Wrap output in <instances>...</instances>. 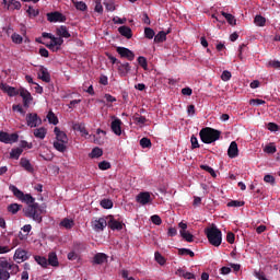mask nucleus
<instances>
[{"label": "nucleus", "mask_w": 280, "mask_h": 280, "mask_svg": "<svg viewBox=\"0 0 280 280\" xmlns=\"http://www.w3.org/2000/svg\"><path fill=\"white\" fill-rule=\"evenodd\" d=\"M22 202L28 205L23 210L24 215L26 218H32V220L40 224V222H43V208L36 202V199L32 197V195L25 194L24 198H22Z\"/></svg>", "instance_id": "f257e3e1"}, {"label": "nucleus", "mask_w": 280, "mask_h": 280, "mask_svg": "<svg viewBox=\"0 0 280 280\" xmlns=\"http://www.w3.org/2000/svg\"><path fill=\"white\" fill-rule=\"evenodd\" d=\"M19 265L10 264L5 258L0 259V280H9L11 275L20 272Z\"/></svg>", "instance_id": "f03ea898"}, {"label": "nucleus", "mask_w": 280, "mask_h": 280, "mask_svg": "<svg viewBox=\"0 0 280 280\" xmlns=\"http://www.w3.org/2000/svg\"><path fill=\"white\" fill-rule=\"evenodd\" d=\"M220 130L210 127L202 128L199 132L200 140L202 143H215L220 139Z\"/></svg>", "instance_id": "7ed1b4c3"}, {"label": "nucleus", "mask_w": 280, "mask_h": 280, "mask_svg": "<svg viewBox=\"0 0 280 280\" xmlns=\"http://www.w3.org/2000/svg\"><path fill=\"white\" fill-rule=\"evenodd\" d=\"M205 233L211 246L218 247L222 244V231H220L218 226L212 225L211 228H207L205 230Z\"/></svg>", "instance_id": "20e7f679"}, {"label": "nucleus", "mask_w": 280, "mask_h": 280, "mask_svg": "<svg viewBox=\"0 0 280 280\" xmlns=\"http://www.w3.org/2000/svg\"><path fill=\"white\" fill-rule=\"evenodd\" d=\"M26 124L30 128H37V126H40V124H43V119L38 117V114L30 113L26 115Z\"/></svg>", "instance_id": "39448f33"}, {"label": "nucleus", "mask_w": 280, "mask_h": 280, "mask_svg": "<svg viewBox=\"0 0 280 280\" xmlns=\"http://www.w3.org/2000/svg\"><path fill=\"white\" fill-rule=\"evenodd\" d=\"M46 16L49 23H65L67 21V16L58 11L47 13Z\"/></svg>", "instance_id": "423d86ee"}, {"label": "nucleus", "mask_w": 280, "mask_h": 280, "mask_svg": "<svg viewBox=\"0 0 280 280\" xmlns=\"http://www.w3.org/2000/svg\"><path fill=\"white\" fill-rule=\"evenodd\" d=\"M1 143H16L19 141V133H8L5 131L0 132Z\"/></svg>", "instance_id": "0eeeda50"}, {"label": "nucleus", "mask_w": 280, "mask_h": 280, "mask_svg": "<svg viewBox=\"0 0 280 280\" xmlns=\"http://www.w3.org/2000/svg\"><path fill=\"white\" fill-rule=\"evenodd\" d=\"M19 95L22 97L23 100V106L25 108H30V104H32V100H34V97H32V93H30V91L21 88Z\"/></svg>", "instance_id": "6e6552de"}, {"label": "nucleus", "mask_w": 280, "mask_h": 280, "mask_svg": "<svg viewBox=\"0 0 280 280\" xmlns=\"http://www.w3.org/2000/svg\"><path fill=\"white\" fill-rule=\"evenodd\" d=\"M13 259L16 264H23V261H27V259H30V256L27 255V250L18 248L14 253Z\"/></svg>", "instance_id": "1a4fd4ad"}, {"label": "nucleus", "mask_w": 280, "mask_h": 280, "mask_svg": "<svg viewBox=\"0 0 280 280\" xmlns=\"http://www.w3.org/2000/svg\"><path fill=\"white\" fill-rule=\"evenodd\" d=\"M117 54H119L120 58H127V60H135V52L126 47H117Z\"/></svg>", "instance_id": "9d476101"}, {"label": "nucleus", "mask_w": 280, "mask_h": 280, "mask_svg": "<svg viewBox=\"0 0 280 280\" xmlns=\"http://www.w3.org/2000/svg\"><path fill=\"white\" fill-rule=\"evenodd\" d=\"M0 89L1 91H3V93H7L9 97H16V95H19L20 93V90H16V88L10 86L7 83H1Z\"/></svg>", "instance_id": "9b49d317"}, {"label": "nucleus", "mask_w": 280, "mask_h": 280, "mask_svg": "<svg viewBox=\"0 0 280 280\" xmlns=\"http://www.w3.org/2000/svg\"><path fill=\"white\" fill-rule=\"evenodd\" d=\"M106 226H108V222L104 218L92 221V228L96 232L103 231Z\"/></svg>", "instance_id": "f8f14e48"}, {"label": "nucleus", "mask_w": 280, "mask_h": 280, "mask_svg": "<svg viewBox=\"0 0 280 280\" xmlns=\"http://www.w3.org/2000/svg\"><path fill=\"white\" fill-rule=\"evenodd\" d=\"M107 226L112 229V231H121V229H124V223L116 220L115 217H109Z\"/></svg>", "instance_id": "ddd939ff"}, {"label": "nucleus", "mask_w": 280, "mask_h": 280, "mask_svg": "<svg viewBox=\"0 0 280 280\" xmlns=\"http://www.w3.org/2000/svg\"><path fill=\"white\" fill-rule=\"evenodd\" d=\"M2 3L7 10L14 12L21 8V2L16 0H2Z\"/></svg>", "instance_id": "4468645a"}, {"label": "nucleus", "mask_w": 280, "mask_h": 280, "mask_svg": "<svg viewBox=\"0 0 280 280\" xmlns=\"http://www.w3.org/2000/svg\"><path fill=\"white\" fill-rule=\"evenodd\" d=\"M228 156L230 159H237L240 156V149L237 148V142L232 141L228 149Z\"/></svg>", "instance_id": "2eb2a0df"}, {"label": "nucleus", "mask_w": 280, "mask_h": 280, "mask_svg": "<svg viewBox=\"0 0 280 280\" xmlns=\"http://www.w3.org/2000/svg\"><path fill=\"white\" fill-rule=\"evenodd\" d=\"M112 132L117 137H121V119L115 118L110 125Z\"/></svg>", "instance_id": "dca6fc26"}, {"label": "nucleus", "mask_w": 280, "mask_h": 280, "mask_svg": "<svg viewBox=\"0 0 280 280\" xmlns=\"http://www.w3.org/2000/svg\"><path fill=\"white\" fill-rule=\"evenodd\" d=\"M38 78L43 82L49 83L51 82V74H49V71L47 68L40 66L39 72H38Z\"/></svg>", "instance_id": "f3484780"}, {"label": "nucleus", "mask_w": 280, "mask_h": 280, "mask_svg": "<svg viewBox=\"0 0 280 280\" xmlns=\"http://www.w3.org/2000/svg\"><path fill=\"white\" fill-rule=\"evenodd\" d=\"M54 132L56 135L57 141L61 143H69V138L67 137V133H65V131H61L60 128L55 127Z\"/></svg>", "instance_id": "a211bd4d"}, {"label": "nucleus", "mask_w": 280, "mask_h": 280, "mask_svg": "<svg viewBox=\"0 0 280 280\" xmlns=\"http://www.w3.org/2000/svg\"><path fill=\"white\" fill-rule=\"evenodd\" d=\"M20 165H21V167H23V170L28 172V174H34V166L32 165L30 160H27V158H22L20 160Z\"/></svg>", "instance_id": "6ab92c4d"}, {"label": "nucleus", "mask_w": 280, "mask_h": 280, "mask_svg": "<svg viewBox=\"0 0 280 280\" xmlns=\"http://www.w3.org/2000/svg\"><path fill=\"white\" fill-rule=\"evenodd\" d=\"M56 34L59 38H71V33H69V30H67V26L65 25L57 27Z\"/></svg>", "instance_id": "aec40b11"}, {"label": "nucleus", "mask_w": 280, "mask_h": 280, "mask_svg": "<svg viewBox=\"0 0 280 280\" xmlns=\"http://www.w3.org/2000/svg\"><path fill=\"white\" fill-rule=\"evenodd\" d=\"M137 202L140 205H148L151 200L150 192H140L136 197Z\"/></svg>", "instance_id": "412c9836"}, {"label": "nucleus", "mask_w": 280, "mask_h": 280, "mask_svg": "<svg viewBox=\"0 0 280 280\" xmlns=\"http://www.w3.org/2000/svg\"><path fill=\"white\" fill-rule=\"evenodd\" d=\"M118 32L120 34V36H124L127 39L132 38V28H130V26H120L118 27Z\"/></svg>", "instance_id": "4be33fe9"}, {"label": "nucleus", "mask_w": 280, "mask_h": 280, "mask_svg": "<svg viewBox=\"0 0 280 280\" xmlns=\"http://www.w3.org/2000/svg\"><path fill=\"white\" fill-rule=\"evenodd\" d=\"M48 265L52 266L54 268H58L60 262L58 261V255L55 252L48 254Z\"/></svg>", "instance_id": "5701e85b"}, {"label": "nucleus", "mask_w": 280, "mask_h": 280, "mask_svg": "<svg viewBox=\"0 0 280 280\" xmlns=\"http://www.w3.org/2000/svg\"><path fill=\"white\" fill-rule=\"evenodd\" d=\"M10 191H12L13 196H15L18 198V200H23V198H25V194L19 189L16 186L14 185H10L9 186Z\"/></svg>", "instance_id": "b1692460"}, {"label": "nucleus", "mask_w": 280, "mask_h": 280, "mask_svg": "<svg viewBox=\"0 0 280 280\" xmlns=\"http://www.w3.org/2000/svg\"><path fill=\"white\" fill-rule=\"evenodd\" d=\"M33 135L36 139H45V137H47V128L40 127L34 129Z\"/></svg>", "instance_id": "393cba45"}, {"label": "nucleus", "mask_w": 280, "mask_h": 280, "mask_svg": "<svg viewBox=\"0 0 280 280\" xmlns=\"http://www.w3.org/2000/svg\"><path fill=\"white\" fill-rule=\"evenodd\" d=\"M130 63L126 62V63H119L118 67V72L120 73V75L126 77L128 75V73H130Z\"/></svg>", "instance_id": "a878e982"}, {"label": "nucleus", "mask_w": 280, "mask_h": 280, "mask_svg": "<svg viewBox=\"0 0 280 280\" xmlns=\"http://www.w3.org/2000/svg\"><path fill=\"white\" fill-rule=\"evenodd\" d=\"M106 259H108V256L104 253H98L94 256V264L102 266V264H104V261H106Z\"/></svg>", "instance_id": "bb28decb"}, {"label": "nucleus", "mask_w": 280, "mask_h": 280, "mask_svg": "<svg viewBox=\"0 0 280 280\" xmlns=\"http://www.w3.org/2000/svg\"><path fill=\"white\" fill-rule=\"evenodd\" d=\"M21 207L22 206L19 203H11L8 206L7 211L9 213H12V215H16V213H19V211H21Z\"/></svg>", "instance_id": "cd10ccee"}, {"label": "nucleus", "mask_w": 280, "mask_h": 280, "mask_svg": "<svg viewBox=\"0 0 280 280\" xmlns=\"http://www.w3.org/2000/svg\"><path fill=\"white\" fill-rule=\"evenodd\" d=\"M167 40V33L164 31H160L155 36H154V43H165Z\"/></svg>", "instance_id": "c85d7f7f"}, {"label": "nucleus", "mask_w": 280, "mask_h": 280, "mask_svg": "<svg viewBox=\"0 0 280 280\" xmlns=\"http://www.w3.org/2000/svg\"><path fill=\"white\" fill-rule=\"evenodd\" d=\"M221 15L224 16L225 21H228L230 25H236L237 20H235V16H233V14L222 11Z\"/></svg>", "instance_id": "c756f323"}, {"label": "nucleus", "mask_w": 280, "mask_h": 280, "mask_svg": "<svg viewBox=\"0 0 280 280\" xmlns=\"http://www.w3.org/2000/svg\"><path fill=\"white\" fill-rule=\"evenodd\" d=\"M73 129L77 130L78 132H81L82 137L89 136V131L86 130V127L84 124H75L73 126Z\"/></svg>", "instance_id": "7c9ffc66"}, {"label": "nucleus", "mask_w": 280, "mask_h": 280, "mask_svg": "<svg viewBox=\"0 0 280 280\" xmlns=\"http://www.w3.org/2000/svg\"><path fill=\"white\" fill-rule=\"evenodd\" d=\"M34 259L38 266H42V268H47L49 266L48 260L45 258V256H34Z\"/></svg>", "instance_id": "2f4dec72"}, {"label": "nucleus", "mask_w": 280, "mask_h": 280, "mask_svg": "<svg viewBox=\"0 0 280 280\" xmlns=\"http://www.w3.org/2000/svg\"><path fill=\"white\" fill-rule=\"evenodd\" d=\"M73 5L80 12H86V10H89V7L86 5V3L84 1H74Z\"/></svg>", "instance_id": "473e14b6"}, {"label": "nucleus", "mask_w": 280, "mask_h": 280, "mask_svg": "<svg viewBox=\"0 0 280 280\" xmlns=\"http://www.w3.org/2000/svg\"><path fill=\"white\" fill-rule=\"evenodd\" d=\"M54 148L58 152H67V142L55 141Z\"/></svg>", "instance_id": "72a5a7b5"}, {"label": "nucleus", "mask_w": 280, "mask_h": 280, "mask_svg": "<svg viewBox=\"0 0 280 280\" xmlns=\"http://www.w3.org/2000/svg\"><path fill=\"white\" fill-rule=\"evenodd\" d=\"M75 223L73 222L72 219H68V218H65L61 222H60V226H63V229H73V225Z\"/></svg>", "instance_id": "f704fd0d"}, {"label": "nucleus", "mask_w": 280, "mask_h": 280, "mask_svg": "<svg viewBox=\"0 0 280 280\" xmlns=\"http://www.w3.org/2000/svg\"><path fill=\"white\" fill-rule=\"evenodd\" d=\"M21 154H23V150L21 148L12 149L10 152V159H15V161H19Z\"/></svg>", "instance_id": "c9c22d12"}, {"label": "nucleus", "mask_w": 280, "mask_h": 280, "mask_svg": "<svg viewBox=\"0 0 280 280\" xmlns=\"http://www.w3.org/2000/svg\"><path fill=\"white\" fill-rule=\"evenodd\" d=\"M102 154H104V151L96 147L92 150V152L89 154L90 159H100V156H102Z\"/></svg>", "instance_id": "e433bc0d"}, {"label": "nucleus", "mask_w": 280, "mask_h": 280, "mask_svg": "<svg viewBox=\"0 0 280 280\" xmlns=\"http://www.w3.org/2000/svg\"><path fill=\"white\" fill-rule=\"evenodd\" d=\"M50 40H51L52 45H55V47H57L56 50L60 49V47H62V44L65 43V39H62V37H56L54 35Z\"/></svg>", "instance_id": "4c0bfd02"}, {"label": "nucleus", "mask_w": 280, "mask_h": 280, "mask_svg": "<svg viewBox=\"0 0 280 280\" xmlns=\"http://www.w3.org/2000/svg\"><path fill=\"white\" fill-rule=\"evenodd\" d=\"M47 119L49 121V124H52V126H58V116L56 114H54V112H49L47 114Z\"/></svg>", "instance_id": "58836bf2"}, {"label": "nucleus", "mask_w": 280, "mask_h": 280, "mask_svg": "<svg viewBox=\"0 0 280 280\" xmlns=\"http://www.w3.org/2000/svg\"><path fill=\"white\" fill-rule=\"evenodd\" d=\"M200 170H203L205 172H208V174H210L212 176V178L218 177V174H215V171L209 165L201 164Z\"/></svg>", "instance_id": "ea45409f"}, {"label": "nucleus", "mask_w": 280, "mask_h": 280, "mask_svg": "<svg viewBox=\"0 0 280 280\" xmlns=\"http://www.w3.org/2000/svg\"><path fill=\"white\" fill-rule=\"evenodd\" d=\"M254 23L258 27H264L266 25V18H264L261 15H256L255 19H254Z\"/></svg>", "instance_id": "a19ab883"}, {"label": "nucleus", "mask_w": 280, "mask_h": 280, "mask_svg": "<svg viewBox=\"0 0 280 280\" xmlns=\"http://www.w3.org/2000/svg\"><path fill=\"white\" fill-rule=\"evenodd\" d=\"M26 12H27L30 19H36V16H38V14H40V11H38V9H34V7H28Z\"/></svg>", "instance_id": "79ce46f5"}, {"label": "nucleus", "mask_w": 280, "mask_h": 280, "mask_svg": "<svg viewBox=\"0 0 280 280\" xmlns=\"http://www.w3.org/2000/svg\"><path fill=\"white\" fill-rule=\"evenodd\" d=\"M154 257H155V261H156L160 266H165V264H166L167 260L165 259V257H163V255H161V253L155 252Z\"/></svg>", "instance_id": "37998d69"}, {"label": "nucleus", "mask_w": 280, "mask_h": 280, "mask_svg": "<svg viewBox=\"0 0 280 280\" xmlns=\"http://www.w3.org/2000/svg\"><path fill=\"white\" fill-rule=\"evenodd\" d=\"M264 152H266V154H275L277 152V147L275 143L267 144L264 149Z\"/></svg>", "instance_id": "c03bdc74"}, {"label": "nucleus", "mask_w": 280, "mask_h": 280, "mask_svg": "<svg viewBox=\"0 0 280 280\" xmlns=\"http://www.w3.org/2000/svg\"><path fill=\"white\" fill-rule=\"evenodd\" d=\"M180 237H183L185 242H188V243L194 242V234H190L189 231L182 232Z\"/></svg>", "instance_id": "a18cd8bd"}, {"label": "nucleus", "mask_w": 280, "mask_h": 280, "mask_svg": "<svg viewBox=\"0 0 280 280\" xmlns=\"http://www.w3.org/2000/svg\"><path fill=\"white\" fill-rule=\"evenodd\" d=\"M101 207L103 209H113V200H110V199L101 200Z\"/></svg>", "instance_id": "49530a36"}, {"label": "nucleus", "mask_w": 280, "mask_h": 280, "mask_svg": "<svg viewBox=\"0 0 280 280\" xmlns=\"http://www.w3.org/2000/svg\"><path fill=\"white\" fill-rule=\"evenodd\" d=\"M138 65H140V67H142L144 71H148V59H145V57L143 56L138 57Z\"/></svg>", "instance_id": "de8ad7c7"}, {"label": "nucleus", "mask_w": 280, "mask_h": 280, "mask_svg": "<svg viewBox=\"0 0 280 280\" xmlns=\"http://www.w3.org/2000/svg\"><path fill=\"white\" fill-rule=\"evenodd\" d=\"M144 36H145V38H149V40H152V38H154V36H155L154 30H152L151 27H145Z\"/></svg>", "instance_id": "09e8293b"}, {"label": "nucleus", "mask_w": 280, "mask_h": 280, "mask_svg": "<svg viewBox=\"0 0 280 280\" xmlns=\"http://www.w3.org/2000/svg\"><path fill=\"white\" fill-rule=\"evenodd\" d=\"M178 272L182 277H184V279H188V280L196 279V276L194 273L185 272V270L183 269H178Z\"/></svg>", "instance_id": "8fccbe9b"}, {"label": "nucleus", "mask_w": 280, "mask_h": 280, "mask_svg": "<svg viewBox=\"0 0 280 280\" xmlns=\"http://www.w3.org/2000/svg\"><path fill=\"white\" fill-rule=\"evenodd\" d=\"M94 11L97 12V14H104V7L102 5L101 0L95 1Z\"/></svg>", "instance_id": "3c124183"}, {"label": "nucleus", "mask_w": 280, "mask_h": 280, "mask_svg": "<svg viewBox=\"0 0 280 280\" xmlns=\"http://www.w3.org/2000/svg\"><path fill=\"white\" fill-rule=\"evenodd\" d=\"M178 255H189V257H196V254L191 249L187 248H179L178 249Z\"/></svg>", "instance_id": "603ef678"}, {"label": "nucleus", "mask_w": 280, "mask_h": 280, "mask_svg": "<svg viewBox=\"0 0 280 280\" xmlns=\"http://www.w3.org/2000/svg\"><path fill=\"white\" fill-rule=\"evenodd\" d=\"M133 121H137L138 124L143 125V124H147V122H148V118H145V116H141V115H139V114H136V115L133 116Z\"/></svg>", "instance_id": "864d4df0"}, {"label": "nucleus", "mask_w": 280, "mask_h": 280, "mask_svg": "<svg viewBox=\"0 0 280 280\" xmlns=\"http://www.w3.org/2000/svg\"><path fill=\"white\" fill-rule=\"evenodd\" d=\"M140 145L141 148H152V141L150 140V138H142L140 140Z\"/></svg>", "instance_id": "5fc2aeb1"}, {"label": "nucleus", "mask_w": 280, "mask_h": 280, "mask_svg": "<svg viewBox=\"0 0 280 280\" xmlns=\"http://www.w3.org/2000/svg\"><path fill=\"white\" fill-rule=\"evenodd\" d=\"M151 222H152L153 224H155L156 226H161V224H163V220H162L161 217L158 215V214H153V215L151 217Z\"/></svg>", "instance_id": "6e6d98bb"}, {"label": "nucleus", "mask_w": 280, "mask_h": 280, "mask_svg": "<svg viewBox=\"0 0 280 280\" xmlns=\"http://www.w3.org/2000/svg\"><path fill=\"white\" fill-rule=\"evenodd\" d=\"M11 38L15 45H21V43H23V37L18 33H13Z\"/></svg>", "instance_id": "4d7b16f0"}, {"label": "nucleus", "mask_w": 280, "mask_h": 280, "mask_svg": "<svg viewBox=\"0 0 280 280\" xmlns=\"http://www.w3.org/2000/svg\"><path fill=\"white\" fill-rule=\"evenodd\" d=\"M98 170H102L103 172L106 170H110V162L108 161H102L98 163Z\"/></svg>", "instance_id": "13d9d810"}, {"label": "nucleus", "mask_w": 280, "mask_h": 280, "mask_svg": "<svg viewBox=\"0 0 280 280\" xmlns=\"http://www.w3.org/2000/svg\"><path fill=\"white\" fill-rule=\"evenodd\" d=\"M246 202L240 200H231L228 202V207H244Z\"/></svg>", "instance_id": "bf43d9fd"}, {"label": "nucleus", "mask_w": 280, "mask_h": 280, "mask_svg": "<svg viewBox=\"0 0 280 280\" xmlns=\"http://www.w3.org/2000/svg\"><path fill=\"white\" fill-rule=\"evenodd\" d=\"M267 128L270 130V132H278V130H280L279 125L275 122H268Z\"/></svg>", "instance_id": "052dcab7"}, {"label": "nucleus", "mask_w": 280, "mask_h": 280, "mask_svg": "<svg viewBox=\"0 0 280 280\" xmlns=\"http://www.w3.org/2000/svg\"><path fill=\"white\" fill-rule=\"evenodd\" d=\"M231 78H232V74H231V71L229 70L223 71L221 74V80H223V82H229Z\"/></svg>", "instance_id": "680f3d73"}, {"label": "nucleus", "mask_w": 280, "mask_h": 280, "mask_svg": "<svg viewBox=\"0 0 280 280\" xmlns=\"http://www.w3.org/2000/svg\"><path fill=\"white\" fill-rule=\"evenodd\" d=\"M190 143L192 150H196V148H200V144L198 143V138H196V136H191Z\"/></svg>", "instance_id": "e2e57ef3"}, {"label": "nucleus", "mask_w": 280, "mask_h": 280, "mask_svg": "<svg viewBox=\"0 0 280 280\" xmlns=\"http://www.w3.org/2000/svg\"><path fill=\"white\" fill-rule=\"evenodd\" d=\"M254 276L256 277V279L259 280H269L268 278H266V273H264L262 271H254Z\"/></svg>", "instance_id": "0e129e2a"}, {"label": "nucleus", "mask_w": 280, "mask_h": 280, "mask_svg": "<svg viewBox=\"0 0 280 280\" xmlns=\"http://www.w3.org/2000/svg\"><path fill=\"white\" fill-rule=\"evenodd\" d=\"M226 242L229 244H235V234L233 232L226 234Z\"/></svg>", "instance_id": "69168bd1"}, {"label": "nucleus", "mask_w": 280, "mask_h": 280, "mask_svg": "<svg viewBox=\"0 0 280 280\" xmlns=\"http://www.w3.org/2000/svg\"><path fill=\"white\" fill-rule=\"evenodd\" d=\"M264 180H265V183H269L270 185H275V176H272V175H265Z\"/></svg>", "instance_id": "338daca9"}, {"label": "nucleus", "mask_w": 280, "mask_h": 280, "mask_svg": "<svg viewBox=\"0 0 280 280\" xmlns=\"http://www.w3.org/2000/svg\"><path fill=\"white\" fill-rule=\"evenodd\" d=\"M269 67H272L273 69H280V61L278 60L269 61Z\"/></svg>", "instance_id": "774afa93"}]
</instances>
